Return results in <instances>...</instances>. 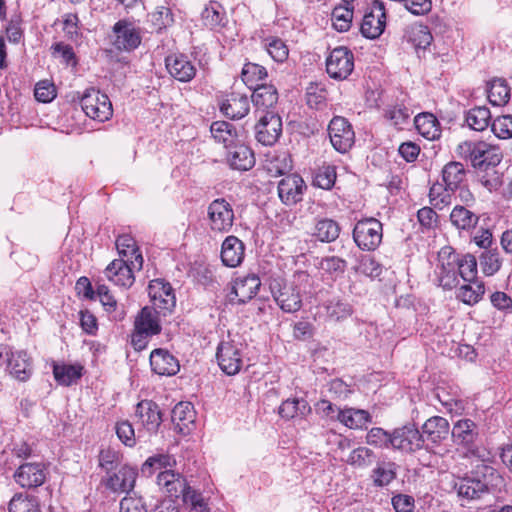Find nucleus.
Wrapping results in <instances>:
<instances>
[{
  "instance_id": "1",
  "label": "nucleus",
  "mask_w": 512,
  "mask_h": 512,
  "mask_svg": "<svg viewBox=\"0 0 512 512\" xmlns=\"http://www.w3.org/2000/svg\"><path fill=\"white\" fill-rule=\"evenodd\" d=\"M459 157L469 160L471 165L479 170L496 167L502 160L499 147L485 141H464L457 146Z\"/></svg>"
},
{
  "instance_id": "2",
  "label": "nucleus",
  "mask_w": 512,
  "mask_h": 512,
  "mask_svg": "<svg viewBox=\"0 0 512 512\" xmlns=\"http://www.w3.org/2000/svg\"><path fill=\"white\" fill-rule=\"evenodd\" d=\"M142 267V255H137L136 260L119 257L105 268L104 275L114 285L130 288L135 282L134 272L141 270Z\"/></svg>"
},
{
  "instance_id": "3",
  "label": "nucleus",
  "mask_w": 512,
  "mask_h": 512,
  "mask_svg": "<svg viewBox=\"0 0 512 512\" xmlns=\"http://www.w3.org/2000/svg\"><path fill=\"white\" fill-rule=\"evenodd\" d=\"M269 288L279 308L286 313H295L302 307V295L298 287L281 278H272Z\"/></svg>"
},
{
  "instance_id": "4",
  "label": "nucleus",
  "mask_w": 512,
  "mask_h": 512,
  "mask_svg": "<svg viewBox=\"0 0 512 512\" xmlns=\"http://www.w3.org/2000/svg\"><path fill=\"white\" fill-rule=\"evenodd\" d=\"M208 225L214 233H228L234 224V210L224 198L213 200L207 208Z\"/></svg>"
},
{
  "instance_id": "5",
  "label": "nucleus",
  "mask_w": 512,
  "mask_h": 512,
  "mask_svg": "<svg viewBox=\"0 0 512 512\" xmlns=\"http://www.w3.org/2000/svg\"><path fill=\"white\" fill-rule=\"evenodd\" d=\"M81 107L88 117L99 122L109 120L113 114L109 97L95 88L86 90L81 98Z\"/></svg>"
},
{
  "instance_id": "6",
  "label": "nucleus",
  "mask_w": 512,
  "mask_h": 512,
  "mask_svg": "<svg viewBox=\"0 0 512 512\" xmlns=\"http://www.w3.org/2000/svg\"><path fill=\"white\" fill-rule=\"evenodd\" d=\"M353 239L360 249L375 250L382 241V223L375 218L358 221L353 229Z\"/></svg>"
},
{
  "instance_id": "7",
  "label": "nucleus",
  "mask_w": 512,
  "mask_h": 512,
  "mask_svg": "<svg viewBox=\"0 0 512 512\" xmlns=\"http://www.w3.org/2000/svg\"><path fill=\"white\" fill-rule=\"evenodd\" d=\"M216 358L220 369L227 375H236L243 365L242 344L223 340L217 347Z\"/></svg>"
},
{
  "instance_id": "8",
  "label": "nucleus",
  "mask_w": 512,
  "mask_h": 512,
  "mask_svg": "<svg viewBox=\"0 0 512 512\" xmlns=\"http://www.w3.org/2000/svg\"><path fill=\"white\" fill-rule=\"evenodd\" d=\"M328 134L332 146L339 153L348 152L355 142V133L351 124L341 116L332 118L328 125Z\"/></svg>"
},
{
  "instance_id": "9",
  "label": "nucleus",
  "mask_w": 512,
  "mask_h": 512,
  "mask_svg": "<svg viewBox=\"0 0 512 512\" xmlns=\"http://www.w3.org/2000/svg\"><path fill=\"white\" fill-rule=\"evenodd\" d=\"M354 69L353 53L346 47L333 49L326 59V71L328 75L336 80H344Z\"/></svg>"
},
{
  "instance_id": "10",
  "label": "nucleus",
  "mask_w": 512,
  "mask_h": 512,
  "mask_svg": "<svg viewBox=\"0 0 512 512\" xmlns=\"http://www.w3.org/2000/svg\"><path fill=\"white\" fill-rule=\"evenodd\" d=\"M112 45L118 51L131 52L141 44L140 30L125 20L116 22L113 26Z\"/></svg>"
},
{
  "instance_id": "11",
  "label": "nucleus",
  "mask_w": 512,
  "mask_h": 512,
  "mask_svg": "<svg viewBox=\"0 0 512 512\" xmlns=\"http://www.w3.org/2000/svg\"><path fill=\"white\" fill-rule=\"evenodd\" d=\"M255 130L257 141L265 146H271L282 133L281 117L274 111H268L260 116Z\"/></svg>"
},
{
  "instance_id": "12",
  "label": "nucleus",
  "mask_w": 512,
  "mask_h": 512,
  "mask_svg": "<svg viewBox=\"0 0 512 512\" xmlns=\"http://www.w3.org/2000/svg\"><path fill=\"white\" fill-rule=\"evenodd\" d=\"M424 445V438L414 425H405L393 431L392 448L404 452H414Z\"/></svg>"
},
{
  "instance_id": "13",
  "label": "nucleus",
  "mask_w": 512,
  "mask_h": 512,
  "mask_svg": "<svg viewBox=\"0 0 512 512\" xmlns=\"http://www.w3.org/2000/svg\"><path fill=\"white\" fill-rule=\"evenodd\" d=\"M157 485L170 498L182 496L184 499V494L192 489L183 475L171 469H166L158 474Z\"/></svg>"
},
{
  "instance_id": "14",
  "label": "nucleus",
  "mask_w": 512,
  "mask_h": 512,
  "mask_svg": "<svg viewBox=\"0 0 512 512\" xmlns=\"http://www.w3.org/2000/svg\"><path fill=\"white\" fill-rule=\"evenodd\" d=\"M148 294L155 309L171 311L175 307L176 298L173 289L162 279H154L149 283Z\"/></svg>"
},
{
  "instance_id": "15",
  "label": "nucleus",
  "mask_w": 512,
  "mask_h": 512,
  "mask_svg": "<svg viewBox=\"0 0 512 512\" xmlns=\"http://www.w3.org/2000/svg\"><path fill=\"white\" fill-rule=\"evenodd\" d=\"M305 189L304 180L297 174H289L278 183L279 198L287 206L300 202Z\"/></svg>"
},
{
  "instance_id": "16",
  "label": "nucleus",
  "mask_w": 512,
  "mask_h": 512,
  "mask_svg": "<svg viewBox=\"0 0 512 512\" xmlns=\"http://www.w3.org/2000/svg\"><path fill=\"white\" fill-rule=\"evenodd\" d=\"M386 15L384 7L381 3L375 2L369 13L363 17L360 31L362 35L368 39H375L379 37L385 28Z\"/></svg>"
},
{
  "instance_id": "17",
  "label": "nucleus",
  "mask_w": 512,
  "mask_h": 512,
  "mask_svg": "<svg viewBox=\"0 0 512 512\" xmlns=\"http://www.w3.org/2000/svg\"><path fill=\"white\" fill-rule=\"evenodd\" d=\"M165 64L169 74L180 82H189L196 74L195 66L188 57L183 54L169 55L165 59Z\"/></svg>"
},
{
  "instance_id": "18",
  "label": "nucleus",
  "mask_w": 512,
  "mask_h": 512,
  "mask_svg": "<svg viewBox=\"0 0 512 512\" xmlns=\"http://www.w3.org/2000/svg\"><path fill=\"white\" fill-rule=\"evenodd\" d=\"M150 366L154 373L161 376L175 375L179 369V361L168 350L158 348L150 354Z\"/></svg>"
},
{
  "instance_id": "19",
  "label": "nucleus",
  "mask_w": 512,
  "mask_h": 512,
  "mask_svg": "<svg viewBox=\"0 0 512 512\" xmlns=\"http://www.w3.org/2000/svg\"><path fill=\"white\" fill-rule=\"evenodd\" d=\"M15 481L24 488H34L42 485L46 474L41 463L22 464L14 474Z\"/></svg>"
},
{
  "instance_id": "20",
  "label": "nucleus",
  "mask_w": 512,
  "mask_h": 512,
  "mask_svg": "<svg viewBox=\"0 0 512 512\" xmlns=\"http://www.w3.org/2000/svg\"><path fill=\"white\" fill-rule=\"evenodd\" d=\"M9 374L18 381H27L33 372L32 360L25 351H15L6 354Z\"/></svg>"
},
{
  "instance_id": "21",
  "label": "nucleus",
  "mask_w": 512,
  "mask_h": 512,
  "mask_svg": "<svg viewBox=\"0 0 512 512\" xmlns=\"http://www.w3.org/2000/svg\"><path fill=\"white\" fill-rule=\"evenodd\" d=\"M137 470L130 466H122L117 472L109 475L105 480L108 489L116 493L129 492L134 488Z\"/></svg>"
},
{
  "instance_id": "22",
  "label": "nucleus",
  "mask_w": 512,
  "mask_h": 512,
  "mask_svg": "<svg viewBox=\"0 0 512 512\" xmlns=\"http://www.w3.org/2000/svg\"><path fill=\"white\" fill-rule=\"evenodd\" d=\"M451 435L457 446L471 451L478 436L476 424L470 419H461L454 424Z\"/></svg>"
},
{
  "instance_id": "23",
  "label": "nucleus",
  "mask_w": 512,
  "mask_h": 512,
  "mask_svg": "<svg viewBox=\"0 0 512 512\" xmlns=\"http://www.w3.org/2000/svg\"><path fill=\"white\" fill-rule=\"evenodd\" d=\"M136 416L139 418L142 426L149 432L155 433L161 422V412L159 406L151 400H142L136 406Z\"/></svg>"
},
{
  "instance_id": "24",
  "label": "nucleus",
  "mask_w": 512,
  "mask_h": 512,
  "mask_svg": "<svg viewBox=\"0 0 512 512\" xmlns=\"http://www.w3.org/2000/svg\"><path fill=\"white\" fill-rule=\"evenodd\" d=\"M260 286L261 281L256 274L238 276L234 280L232 293L239 303H246L257 295Z\"/></svg>"
},
{
  "instance_id": "25",
  "label": "nucleus",
  "mask_w": 512,
  "mask_h": 512,
  "mask_svg": "<svg viewBox=\"0 0 512 512\" xmlns=\"http://www.w3.org/2000/svg\"><path fill=\"white\" fill-rule=\"evenodd\" d=\"M251 96L252 102L257 111H262L264 114L272 111L278 102V91L272 84L262 83L253 88Z\"/></svg>"
},
{
  "instance_id": "26",
  "label": "nucleus",
  "mask_w": 512,
  "mask_h": 512,
  "mask_svg": "<svg viewBox=\"0 0 512 512\" xmlns=\"http://www.w3.org/2000/svg\"><path fill=\"white\" fill-rule=\"evenodd\" d=\"M230 148L232 150L227 154V162L232 169L247 171L254 166V153L248 146L239 141Z\"/></svg>"
},
{
  "instance_id": "27",
  "label": "nucleus",
  "mask_w": 512,
  "mask_h": 512,
  "mask_svg": "<svg viewBox=\"0 0 512 512\" xmlns=\"http://www.w3.org/2000/svg\"><path fill=\"white\" fill-rule=\"evenodd\" d=\"M245 247L236 236H228L222 243L221 259L227 267H237L244 258Z\"/></svg>"
},
{
  "instance_id": "28",
  "label": "nucleus",
  "mask_w": 512,
  "mask_h": 512,
  "mask_svg": "<svg viewBox=\"0 0 512 512\" xmlns=\"http://www.w3.org/2000/svg\"><path fill=\"white\" fill-rule=\"evenodd\" d=\"M421 433L428 441L433 444H439L447 439L450 433V425L447 419L441 416H433L429 418L422 426Z\"/></svg>"
},
{
  "instance_id": "29",
  "label": "nucleus",
  "mask_w": 512,
  "mask_h": 512,
  "mask_svg": "<svg viewBox=\"0 0 512 512\" xmlns=\"http://www.w3.org/2000/svg\"><path fill=\"white\" fill-rule=\"evenodd\" d=\"M221 112L231 119H241L250 110V101L246 95L232 93L220 106Z\"/></svg>"
},
{
  "instance_id": "30",
  "label": "nucleus",
  "mask_w": 512,
  "mask_h": 512,
  "mask_svg": "<svg viewBox=\"0 0 512 512\" xmlns=\"http://www.w3.org/2000/svg\"><path fill=\"white\" fill-rule=\"evenodd\" d=\"M171 420L175 429L182 433L187 434L190 432V426L195 421V411L191 403L179 402L172 410Z\"/></svg>"
},
{
  "instance_id": "31",
  "label": "nucleus",
  "mask_w": 512,
  "mask_h": 512,
  "mask_svg": "<svg viewBox=\"0 0 512 512\" xmlns=\"http://www.w3.org/2000/svg\"><path fill=\"white\" fill-rule=\"evenodd\" d=\"M210 132L214 140L223 144L225 148H230L240 141L239 131L235 125L227 121H214L210 126Z\"/></svg>"
},
{
  "instance_id": "32",
  "label": "nucleus",
  "mask_w": 512,
  "mask_h": 512,
  "mask_svg": "<svg viewBox=\"0 0 512 512\" xmlns=\"http://www.w3.org/2000/svg\"><path fill=\"white\" fill-rule=\"evenodd\" d=\"M336 419L350 429H363L372 422V416L368 411L355 408L339 410Z\"/></svg>"
},
{
  "instance_id": "33",
  "label": "nucleus",
  "mask_w": 512,
  "mask_h": 512,
  "mask_svg": "<svg viewBox=\"0 0 512 512\" xmlns=\"http://www.w3.org/2000/svg\"><path fill=\"white\" fill-rule=\"evenodd\" d=\"M444 185L451 191H456L466 180L467 172L464 165L458 161H451L444 165L441 171Z\"/></svg>"
},
{
  "instance_id": "34",
  "label": "nucleus",
  "mask_w": 512,
  "mask_h": 512,
  "mask_svg": "<svg viewBox=\"0 0 512 512\" xmlns=\"http://www.w3.org/2000/svg\"><path fill=\"white\" fill-rule=\"evenodd\" d=\"M450 221L458 230L470 231L479 222V216L464 205L457 204L450 213Z\"/></svg>"
},
{
  "instance_id": "35",
  "label": "nucleus",
  "mask_w": 512,
  "mask_h": 512,
  "mask_svg": "<svg viewBox=\"0 0 512 512\" xmlns=\"http://www.w3.org/2000/svg\"><path fill=\"white\" fill-rule=\"evenodd\" d=\"M397 476V465L389 460L378 461L371 472L374 486H388Z\"/></svg>"
},
{
  "instance_id": "36",
  "label": "nucleus",
  "mask_w": 512,
  "mask_h": 512,
  "mask_svg": "<svg viewBox=\"0 0 512 512\" xmlns=\"http://www.w3.org/2000/svg\"><path fill=\"white\" fill-rule=\"evenodd\" d=\"M134 328L154 336L160 333L161 326L158 321L157 312L149 307H144L134 322Z\"/></svg>"
},
{
  "instance_id": "37",
  "label": "nucleus",
  "mask_w": 512,
  "mask_h": 512,
  "mask_svg": "<svg viewBox=\"0 0 512 512\" xmlns=\"http://www.w3.org/2000/svg\"><path fill=\"white\" fill-rule=\"evenodd\" d=\"M458 495L466 499H477L487 491V486L479 479L462 478L455 484Z\"/></svg>"
},
{
  "instance_id": "38",
  "label": "nucleus",
  "mask_w": 512,
  "mask_h": 512,
  "mask_svg": "<svg viewBox=\"0 0 512 512\" xmlns=\"http://www.w3.org/2000/svg\"><path fill=\"white\" fill-rule=\"evenodd\" d=\"M405 37L416 49H425L432 42V35L427 26L412 24L407 27Z\"/></svg>"
},
{
  "instance_id": "39",
  "label": "nucleus",
  "mask_w": 512,
  "mask_h": 512,
  "mask_svg": "<svg viewBox=\"0 0 512 512\" xmlns=\"http://www.w3.org/2000/svg\"><path fill=\"white\" fill-rule=\"evenodd\" d=\"M488 99L494 106L505 105L510 99V88L504 79H494L488 83Z\"/></svg>"
},
{
  "instance_id": "40",
  "label": "nucleus",
  "mask_w": 512,
  "mask_h": 512,
  "mask_svg": "<svg viewBox=\"0 0 512 512\" xmlns=\"http://www.w3.org/2000/svg\"><path fill=\"white\" fill-rule=\"evenodd\" d=\"M81 365L55 364L53 366V375L55 380L63 386H69L82 376Z\"/></svg>"
},
{
  "instance_id": "41",
  "label": "nucleus",
  "mask_w": 512,
  "mask_h": 512,
  "mask_svg": "<svg viewBox=\"0 0 512 512\" xmlns=\"http://www.w3.org/2000/svg\"><path fill=\"white\" fill-rule=\"evenodd\" d=\"M339 233V224L332 219L324 218L316 222L313 235L321 242H332L338 238Z\"/></svg>"
},
{
  "instance_id": "42",
  "label": "nucleus",
  "mask_w": 512,
  "mask_h": 512,
  "mask_svg": "<svg viewBox=\"0 0 512 512\" xmlns=\"http://www.w3.org/2000/svg\"><path fill=\"white\" fill-rule=\"evenodd\" d=\"M415 126L420 134L427 139H435L439 137L440 130L438 120L431 113L418 114L414 119Z\"/></svg>"
},
{
  "instance_id": "43",
  "label": "nucleus",
  "mask_w": 512,
  "mask_h": 512,
  "mask_svg": "<svg viewBox=\"0 0 512 512\" xmlns=\"http://www.w3.org/2000/svg\"><path fill=\"white\" fill-rule=\"evenodd\" d=\"M485 293V286L482 281H473L461 286L457 291V299L465 304L473 305L478 303Z\"/></svg>"
},
{
  "instance_id": "44",
  "label": "nucleus",
  "mask_w": 512,
  "mask_h": 512,
  "mask_svg": "<svg viewBox=\"0 0 512 512\" xmlns=\"http://www.w3.org/2000/svg\"><path fill=\"white\" fill-rule=\"evenodd\" d=\"M491 113L485 106L470 109L466 114L468 126L475 131H484L490 124Z\"/></svg>"
},
{
  "instance_id": "45",
  "label": "nucleus",
  "mask_w": 512,
  "mask_h": 512,
  "mask_svg": "<svg viewBox=\"0 0 512 512\" xmlns=\"http://www.w3.org/2000/svg\"><path fill=\"white\" fill-rule=\"evenodd\" d=\"M375 458L376 455L373 450L365 446H359L350 452L346 462L354 468L364 469L371 466Z\"/></svg>"
},
{
  "instance_id": "46",
  "label": "nucleus",
  "mask_w": 512,
  "mask_h": 512,
  "mask_svg": "<svg viewBox=\"0 0 512 512\" xmlns=\"http://www.w3.org/2000/svg\"><path fill=\"white\" fill-rule=\"evenodd\" d=\"M326 316L330 321L338 322L352 315V307L348 302L332 299L325 306Z\"/></svg>"
},
{
  "instance_id": "47",
  "label": "nucleus",
  "mask_w": 512,
  "mask_h": 512,
  "mask_svg": "<svg viewBox=\"0 0 512 512\" xmlns=\"http://www.w3.org/2000/svg\"><path fill=\"white\" fill-rule=\"evenodd\" d=\"M268 73L264 66L256 63H246L241 72L243 82L250 88L260 85L259 82L267 78Z\"/></svg>"
},
{
  "instance_id": "48",
  "label": "nucleus",
  "mask_w": 512,
  "mask_h": 512,
  "mask_svg": "<svg viewBox=\"0 0 512 512\" xmlns=\"http://www.w3.org/2000/svg\"><path fill=\"white\" fill-rule=\"evenodd\" d=\"M263 46L274 61L282 63L287 60L289 49L282 39L274 36L266 37L263 40Z\"/></svg>"
},
{
  "instance_id": "49",
  "label": "nucleus",
  "mask_w": 512,
  "mask_h": 512,
  "mask_svg": "<svg viewBox=\"0 0 512 512\" xmlns=\"http://www.w3.org/2000/svg\"><path fill=\"white\" fill-rule=\"evenodd\" d=\"M279 415L284 419H292L297 415L310 412V406L305 400L287 399L279 407Z\"/></svg>"
},
{
  "instance_id": "50",
  "label": "nucleus",
  "mask_w": 512,
  "mask_h": 512,
  "mask_svg": "<svg viewBox=\"0 0 512 512\" xmlns=\"http://www.w3.org/2000/svg\"><path fill=\"white\" fill-rule=\"evenodd\" d=\"M451 190L446 185L434 183L429 190V200L436 209H443L452 203Z\"/></svg>"
},
{
  "instance_id": "51",
  "label": "nucleus",
  "mask_w": 512,
  "mask_h": 512,
  "mask_svg": "<svg viewBox=\"0 0 512 512\" xmlns=\"http://www.w3.org/2000/svg\"><path fill=\"white\" fill-rule=\"evenodd\" d=\"M336 177V167L330 164H323L316 170L313 184L319 188L329 190L334 186Z\"/></svg>"
},
{
  "instance_id": "52",
  "label": "nucleus",
  "mask_w": 512,
  "mask_h": 512,
  "mask_svg": "<svg viewBox=\"0 0 512 512\" xmlns=\"http://www.w3.org/2000/svg\"><path fill=\"white\" fill-rule=\"evenodd\" d=\"M353 19V8L346 6H337L331 13L333 27L339 32L348 31Z\"/></svg>"
},
{
  "instance_id": "53",
  "label": "nucleus",
  "mask_w": 512,
  "mask_h": 512,
  "mask_svg": "<svg viewBox=\"0 0 512 512\" xmlns=\"http://www.w3.org/2000/svg\"><path fill=\"white\" fill-rule=\"evenodd\" d=\"M479 262L480 268L486 276L496 274L502 266L499 252L496 249L482 252L479 257Z\"/></svg>"
},
{
  "instance_id": "54",
  "label": "nucleus",
  "mask_w": 512,
  "mask_h": 512,
  "mask_svg": "<svg viewBox=\"0 0 512 512\" xmlns=\"http://www.w3.org/2000/svg\"><path fill=\"white\" fill-rule=\"evenodd\" d=\"M392 436L393 432L389 433L383 428L373 427L366 434L365 441L371 446L389 449L392 448Z\"/></svg>"
},
{
  "instance_id": "55",
  "label": "nucleus",
  "mask_w": 512,
  "mask_h": 512,
  "mask_svg": "<svg viewBox=\"0 0 512 512\" xmlns=\"http://www.w3.org/2000/svg\"><path fill=\"white\" fill-rule=\"evenodd\" d=\"M10 512H40L38 500L23 494H16L9 503Z\"/></svg>"
},
{
  "instance_id": "56",
  "label": "nucleus",
  "mask_w": 512,
  "mask_h": 512,
  "mask_svg": "<svg viewBox=\"0 0 512 512\" xmlns=\"http://www.w3.org/2000/svg\"><path fill=\"white\" fill-rule=\"evenodd\" d=\"M116 248L120 258L136 260L137 255H142L136 241L130 235H121L116 240Z\"/></svg>"
},
{
  "instance_id": "57",
  "label": "nucleus",
  "mask_w": 512,
  "mask_h": 512,
  "mask_svg": "<svg viewBox=\"0 0 512 512\" xmlns=\"http://www.w3.org/2000/svg\"><path fill=\"white\" fill-rule=\"evenodd\" d=\"M458 275L466 282H473L477 280V260L475 256L466 254L460 257L459 265L457 266Z\"/></svg>"
},
{
  "instance_id": "58",
  "label": "nucleus",
  "mask_w": 512,
  "mask_h": 512,
  "mask_svg": "<svg viewBox=\"0 0 512 512\" xmlns=\"http://www.w3.org/2000/svg\"><path fill=\"white\" fill-rule=\"evenodd\" d=\"M292 169V160L286 152L273 156L267 161V170L271 175H283Z\"/></svg>"
},
{
  "instance_id": "59",
  "label": "nucleus",
  "mask_w": 512,
  "mask_h": 512,
  "mask_svg": "<svg viewBox=\"0 0 512 512\" xmlns=\"http://www.w3.org/2000/svg\"><path fill=\"white\" fill-rule=\"evenodd\" d=\"M224 15L223 8L218 2H211L202 12V18L205 24L211 28L220 26Z\"/></svg>"
},
{
  "instance_id": "60",
  "label": "nucleus",
  "mask_w": 512,
  "mask_h": 512,
  "mask_svg": "<svg viewBox=\"0 0 512 512\" xmlns=\"http://www.w3.org/2000/svg\"><path fill=\"white\" fill-rule=\"evenodd\" d=\"M121 458V454L112 448L102 449L99 453V466L110 473L120 465Z\"/></svg>"
},
{
  "instance_id": "61",
  "label": "nucleus",
  "mask_w": 512,
  "mask_h": 512,
  "mask_svg": "<svg viewBox=\"0 0 512 512\" xmlns=\"http://www.w3.org/2000/svg\"><path fill=\"white\" fill-rule=\"evenodd\" d=\"M460 255L450 246L441 248L438 252L439 270L457 269L459 265Z\"/></svg>"
},
{
  "instance_id": "62",
  "label": "nucleus",
  "mask_w": 512,
  "mask_h": 512,
  "mask_svg": "<svg viewBox=\"0 0 512 512\" xmlns=\"http://www.w3.org/2000/svg\"><path fill=\"white\" fill-rule=\"evenodd\" d=\"M491 129L500 139L512 138V115H503L493 120Z\"/></svg>"
},
{
  "instance_id": "63",
  "label": "nucleus",
  "mask_w": 512,
  "mask_h": 512,
  "mask_svg": "<svg viewBox=\"0 0 512 512\" xmlns=\"http://www.w3.org/2000/svg\"><path fill=\"white\" fill-rule=\"evenodd\" d=\"M115 431L119 440L128 447L136 444L135 431L128 420H122L116 423Z\"/></svg>"
},
{
  "instance_id": "64",
  "label": "nucleus",
  "mask_w": 512,
  "mask_h": 512,
  "mask_svg": "<svg viewBox=\"0 0 512 512\" xmlns=\"http://www.w3.org/2000/svg\"><path fill=\"white\" fill-rule=\"evenodd\" d=\"M184 503L190 505V512H210L204 498L200 493L191 489L184 494Z\"/></svg>"
}]
</instances>
